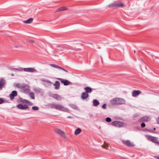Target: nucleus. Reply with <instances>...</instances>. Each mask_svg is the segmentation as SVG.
I'll list each match as a JSON object with an SVG mask.
<instances>
[{"mask_svg": "<svg viewBox=\"0 0 159 159\" xmlns=\"http://www.w3.org/2000/svg\"><path fill=\"white\" fill-rule=\"evenodd\" d=\"M48 106L52 108H55L56 110L66 112H69L70 111L67 108L62 106L55 103H54L49 104Z\"/></svg>", "mask_w": 159, "mask_h": 159, "instance_id": "nucleus-1", "label": "nucleus"}, {"mask_svg": "<svg viewBox=\"0 0 159 159\" xmlns=\"http://www.w3.org/2000/svg\"><path fill=\"white\" fill-rule=\"evenodd\" d=\"M21 102L22 104H25L24 105L22 104H19L17 106V107L18 109L21 110H25L27 109L28 108V106L27 104L29 105H33L32 103L30 102L28 100L25 99L22 100L21 101Z\"/></svg>", "mask_w": 159, "mask_h": 159, "instance_id": "nucleus-2", "label": "nucleus"}, {"mask_svg": "<svg viewBox=\"0 0 159 159\" xmlns=\"http://www.w3.org/2000/svg\"><path fill=\"white\" fill-rule=\"evenodd\" d=\"M111 103L112 105H119L125 104V100L120 98H114L110 100Z\"/></svg>", "mask_w": 159, "mask_h": 159, "instance_id": "nucleus-3", "label": "nucleus"}, {"mask_svg": "<svg viewBox=\"0 0 159 159\" xmlns=\"http://www.w3.org/2000/svg\"><path fill=\"white\" fill-rule=\"evenodd\" d=\"M16 86L19 88L23 89V92L25 93H29L30 91L29 87L26 84L18 83L16 84Z\"/></svg>", "mask_w": 159, "mask_h": 159, "instance_id": "nucleus-4", "label": "nucleus"}, {"mask_svg": "<svg viewBox=\"0 0 159 159\" xmlns=\"http://www.w3.org/2000/svg\"><path fill=\"white\" fill-rule=\"evenodd\" d=\"M145 136L148 140L151 141L154 143L157 144V143H158V138L148 135H145Z\"/></svg>", "mask_w": 159, "mask_h": 159, "instance_id": "nucleus-5", "label": "nucleus"}, {"mask_svg": "<svg viewBox=\"0 0 159 159\" xmlns=\"http://www.w3.org/2000/svg\"><path fill=\"white\" fill-rule=\"evenodd\" d=\"M55 132L58 134L60 135L61 137L64 138H66V135L64 131L60 129H55Z\"/></svg>", "mask_w": 159, "mask_h": 159, "instance_id": "nucleus-6", "label": "nucleus"}, {"mask_svg": "<svg viewBox=\"0 0 159 159\" xmlns=\"http://www.w3.org/2000/svg\"><path fill=\"white\" fill-rule=\"evenodd\" d=\"M151 119L150 116H145L140 118L139 121L140 122H146L149 121Z\"/></svg>", "mask_w": 159, "mask_h": 159, "instance_id": "nucleus-7", "label": "nucleus"}, {"mask_svg": "<svg viewBox=\"0 0 159 159\" xmlns=\"http://www.w3.org/2000/svg\"><path fill=\"white\" fill-rule=\"evenodd\" d=\"M122 142L124 144L129 147H133L134 146L133 143L131 142L129 140H122Z\"/></svg>", "mask_w": 159, "mask_h": 159, "instance_id": "nucleus-8", "label": "nucleus"}, {"mask_svg": "<svg viewBox=\"0 0 159 159\" xmlns=\"http://www.w3.org/2000/svg\"><path fill=\"white\" fill-rule=\"evenodd\" d=\"M124 123L122 122L117 121H113L112 123V125L118 127H120L124 125Z\"/></svg>", "mask_w": 159, "mask_h": 159, "instance_id": "nucleus-9", "label": "nucleus"}, {"mask_svg": "<svg viewBox=\"0 0 159 159\" xmlns=\"http://www.w3.org/2000/svg\"><path fill=\"white\" fill-rule=\"evenodd\" d=\"M57 79L59 80H60L61 82L63 84L65 85H67L71 84V83L67 80H64L59 78H57Z\"/></svg>", "mask_w": 159, "mask_h": 159, "instance_id": "nucleus-10", "label": "nucleus"}, {"mask_svg": "<svg viewBox=\"0 0 159 159\" xmlns=\"http://www.w3.org/2000/svg\"><path fill=\"white\" fill-rule=\"evenodd\" d=\"M23 70L25 71L30 72H35L37 71L36 70L32 68H24Z\"/></svg>", "mask_w": 159, "mask_h": 159, "instance_id": "nucleus-11", "label": "nucleus"}, {"mask_svg": "<svg viewBox=\"0 0 159 159\" xmlns=\"http://www.w3.org/2000/svg\"><path fill=\"white\" fill-rule=\"evenodd\" d=\"M17 92L16 91H13L9 95V97L11 100H12L14 98V97L17 95Z\"/></svg>", "mask_w": 159, "mask_h": 159, "instance_id": "nucleus-12", "label": "nucleus"}, {"mask_svg": "<svg viewBox=\"0 0 159 159\" xmlns=\"http://www.w3.org/2000/svg\"><path fill=\"white\" fill-rule=\"evenodd\" d=\"M89 95L87 93L85 92L83 93L81 96V98L83 100H86L87 99Z\"/></svg>", "mask_w": 159, "mask_h": 159, "instance_id": "nucleus-13", "label": "nucleus"}, {"mask_svg": "<svg viewBox=\"0 0 159 159\" xmlns=\"http://www.w3.org/2000/svg\"><path fill=\"white\" fill-rule=\"evenodd\" d=\"M142 93V92L140 90H134L132 93V95L134 97H135Z\"/></svg>", "mask_w": 159, "mask_h": 159, "instance_id": "nucleus-14", "label": "nucleus"}, {"mask_svg": "<svg viewBox=\"0 0 159 159\" xmlns=\"http://www.w3.org/2000/svg\"><path fill=\"white\" fill-rule=\"evenodd\" d=\"M51 96L52 98L57 101H60L61 99V97L57 94H53Z\"/></svg>", "mask_w": 159, "mask_h": 159, "instance_id": "nucleus-15", "label": "nucleus"}, {"mask_svg": "<svg viewBox=\"0 0 159 159\" xmlns=\"http://www.w3.org/2000/svg\"><path fill=\"white\" fill-rule=\"evenodd\" d=\"M50 66H51L52 67L56 68H57L59 69H60L63 70L65 71V72H67V71L64 68H62L61 67H60V66L58 65H56L55 64H50Z\"/></svg>", "mask_w": 159, "mask_h": 159, "instance_id": "nucleus-16", "label": "nucleus"}, {"mask_svg": "<svg viewBox=\"0 0 159 159\" xmlns=\"http://www.w3.org/2000/svg\"><path fill=\"white\" fill-rule=\"evenodd\" d=\"M6 83L5 80L3 79H2L0 80V90H1L5 84Z\"/></svg>", "mask_w": 159, "mask_h": 159, "instance_id": "nucleus-17", "label": "nucleus"}, {"mask_svg": "<svg viewBox=\"0 0 159 159\" xmlns=\"http://www.w3.org/2000/svg\"><path fill=\"white\" fill-rule=\"evenodd\" d=\"M53 85L55 86V89H58L60 87V84L59 81H56L54 84H53Z\"/></svg>", "mask_w": 159, "mask_h": 159, "instance_id": "nucleus-18", "label": "nucleus"}, {"mask_svg": "<svg viewBox=\"0 0 159 159\" xmlns=\"http://www.w3.org/2000/svg\"><path fill=\"white\" fill-rule=\"evenodd\" d=\"M116 8L123 7L125 6V5L122 2H116Z\"/></svg>", "mask_w": 159, "mask_h": 159, "instance_id": "nucleus-19", "label": "nucleus"}, {"mask_svg": "<svg viewBox=\"0 0 159 159\" xmlns=\"http://www.w3.org/2000/svg\"><path fill=\"white\" fill-rule=\"evenodd\" d=\"M84 89L85 90V93H91L92 91V89L90 87H86L84 88Z\"/></svg>", "mask_w": 159, "mask_h": 159, "instance_id": "nucleus-20", "label": "nucleus"}, {"mask_svg": "<svg viewBox=\"0 0 159 159\" xmlns=\"http://www.w3.org/2000/svg\"><path fill=\"white\" fill-rule=\"evenodd\" d=\"M108 7L110 8H116V2H115L113 3L109 4L108 6Z\"/></svg>", "mask_w": 159, "mask_h": 159, "instance_id": "nucleus-21", "label": "nucleus"}, {"mask_svg": "<svg viewBox=\"0 0 159 159\" xmlns=\"http://www.w3.org/2000/svg\"><path fill=\"white\" fill-rule=\"evenodd\" d=\"M33 20V19L32 18H30L28 20L24 21H23L24 23H27V24H30L31 23Z\"/></svg>", "mask_w": 159, "mask_h": 159, "instance_id": "nucleus-22", "label": "nucleus"}, {"mask_svg": "<svg viewBox=\"0 0 159 159\" xmlns=\"http://www.w3.org/2000/svg\"><path fill=\"white\" fill-rule=\"evenodd\" d=\"M93 106H97L99 104V102L96 99H94L93 102Z\"/></svg>", "mask_w": 159, "mask_h": 159, "instance_id": "nucleus-23", "label": "nucleus"}, {"mask_svg": "<svg viewBox=\"0 0 159 159\" xmlns=\"http://www.w3.org/2000/svg\"><path fill=\"white\" fill-rule=\"evenodd\" d=\"M81 131V129L80 128H78L76 129L75 132V135H77L80 133Z\"/></svg>", "mask_w": 159, "mask_h": 159, "instance_id": "nucleus-24", "label": "nucleus"}, {"mask_svg": "<svg viewBox=\"0 0 159 159\" xmlns=\"http://www.w3.org/2000/svg\"><path fill=\"white\" fill-rule=\"evenodd\" d=\"M108 144L106 141L104 142L102 146V147L103 148L107 149V147H108Z\"/></svg>", "mask_w": 159, "mask_h": 159, "instance_id": "nucleus-25", "label": "nucleus"}, {"mask_svg": "<svg viewBox=\"0 0 159 159\" xmlns=\"http://www.w3.org/2000/svg\"><path fill=\"white\" fill-rule=\"evenodd\" d=\"M41 80L42 81H44L46 82L48 84V85H50L51 84H52V83L50 82V81L48 80H44L43 79H41Z\"/></svg>", "mask_w": 159, "mask_h": 159, "instance_id": "nucleus-26", "label": "nucleus"}, {"mask_svg": "<svg viewBox=\"0 0 159 159\" xmlns=\"http://www.w3.org/2000/svg\"><path fill=\"white\" fill-rule=\"evenodd\" d=\"M29 96L32 99H34L35 98L34 97V94L32 92H30V93L29 94Z\"/></svg>", "mask_w": 159, "mask_h": 159, "instance_id": "nucleus-27", "label": "nucleus"}, {"mask_svg": "<svg viewBox=\"0 0 159 159\" xmlns=\"http://www.w3.org/2000/svg\"><path fill=\"white\" fill-rule=\"evenodd\" d=\"M32 109L34 111H38L39 110V108L36 106H33L32 107Z\"/></svg>", "mask_w": 159, "mask_h": 159, "instance_id": "nucleus-28", "label": "nucleus"}, {"mask_svg": "<svg viewBox=\"0 0 159 159\" xmlns=\"http://www.w3.org/2000/svg\"><path fill=\"white\" fill-rule=\"evenodd\" d=\"M66 9V8L65 7H63L60 8L59 9V11H63Z\"/></svg>", "mask_w": 159, "mask_h": 159, "instance_id": "nucleus-29", "label": "nucleus"}, {"mask_svg": "<svg viewBox=\"0 0 159 159\" xmlns=\"http://www.w3.org/2000/svg\"><path fill=\"white\" fill-rule=\"evenodd\" d=\"M71 107L73 109H75L77 110L78 109V107L74 105H71Z\"/></svg>", "mask_w": 159, "mask_h": 159, "instance_id": "nucleus-30", "label": "nucleus"}, {"mask_svg": "<svg viewBox=\"0 0 159 159\" xmlns=\"http://www.w3.org/2000/svg\"><path fill=\"white\" fill-rule=\"evenodd\" d=\"M106 121L107 122H110L111 121V118L110 117H107L106 118Z\"/></svg>", "mask_w": 159, "mask_h": 159, "instance_id": "nucleus-31", "label": "nucleus"}, {"mask_svg": "<svg viewBox=\"0 0 159 159\" xmlns=\"http://www.w3.org/2000/svg\"><path fill=\"white\" fill-rule=\"evenodd\" d=\"M106 104L105 103V104H104L103 105H102V108L103 109H106L107 108V107H106Z\"/></svg>", "mask_w": 159, "mask_h": 159, "instance_id": "nucleus-32", "label": "nucleus"}, {"mask_svg": "<svg viewBox=\"0 0 159 159\" xmlns=\"http://www.w3.org/2000/svg\"><path fill=\"white\" fill-rule=\"evenodd\" d=\"M145 126V124L144 123H142L141 124V127L142 128H144Z\"/></svg>", "mask_w": 159, "mask_h": 159, "instance_id": "nucleus-33", "label": "nucleus"}, {"mask_svg": "<svg viewBox=\"0 0 159 159\" xmlns=\"http://www.w3.org/2000/svg\"><path fill=\"white\" fill-rule=\"evenodd\" d=\"M4 102V101L2 99H0V104Z\"/></svg>", "mask_w": 159, "mask_h": 159, "instance_id": "nucleus-34", "label": "nucleus"}, {"mask_svg": "<svg viewBox=\"0 0 159 159\" xmlns=\"http://www.w3.org/2000/svg\"><path fill=\"white\" fill-rule=\"evenodd\" d=\"M29 42L31 43H33L34 42V41L32 40H29Z\"/></svg>", "mask_w": 159, "mask_h": 159, "instance_id": "nucleus-35", "label": "nucleus"}, {"mask_svg": "<svg viewBox=\"0 0 159 159\" xmlns=\"http://www.w3.org/2000/svg\"><path fill=\"white\" fill-rule=\"evenodd\" d=\"M157 123L159 124V117H158L157 119Z\"/></svg>", "mask_w": 159, "mask_h": 159, "instance_id": "nucleus-36", "label": "nucleus"}, {"mask_svg": "<svg viewBox=\"0 0 159 159\" xmlns=\"http://www.w3.org/2000/svg\"><path fill=\"white\" fill-rule=\"evenodd\" d=\"M68 118H71V117L70 116H68L67 117Z\"/></svg>", "mask_w": 159, "mask_h": 159, "instance_id": "nucleus-37", "label": "nucleus"}, {"mask_svg": "<svg viewBox=\"0 0 159 159\" xmlns=\"http://www.w3.org/2000/svg\"><path fill=\"white\" fill-rule=\"evenodd\" d=\"M157 144H158L159 145V142H158V143H157Z\"/></svg>", "mask_w": 159, "mask_h": 159, "instance_id": "nucleus-38", "label": "nucleus"}, {"mask_svg": "<svg viewBox=\"0 0 159 159\" xmlns=\"http://www.w3.org/2000/svg\"><path fill=\"white\" fill-rule=\"evenodd\" d=\"M153 129L154 130H155L156 129L155 128H154Z\"/></svg>", "mask_w": 159, "mask_h": 159, "instance_id": "nucleus-39", "label": "nucleus"}, {"mask_svg": "<svg viewBox=\"0 0 159 159\" xmlns=\"http://www.w3.org/2000/svg\"><path fill=\"white\" fill-rule=\"evenodd\" d=\"M134 53H135V51H134Z\"/></svg>", "mask_w": 159, "mask_h": 159, "instance_id": "nucleus-40", "label": "nucleus"}, {"mask_svg": "<svg viewBox=\"0 0 159 159\" xmlns=\"http://www.w3.org/2000/svg\"><path fill=\"white\" fill-rule=\"evenodd\" d=\"M158 159H159V157H157Z\"/></svg>", "mask_w": 159, "mask_h": 159, "instance_id": "nucleus-41", "label": "nucleus"}]
</instances>
